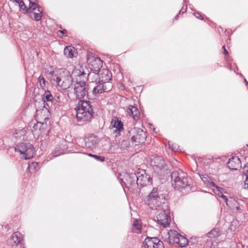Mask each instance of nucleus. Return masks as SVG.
Returning <instances> with one entry per match:
<instances>
[{
  "mask_svg": "<svg viewBox=\"0 0 248 248\" xmlns=\"http://www.w3.org/2000/svg\"><path fill=\"white\" fill-rule=\"evenodd\" d=\"M38 168V164L37 162H32L29 164L28 168L31 171H35Z\"/></svg>",
  "mask_w": 248,
  "mask_h": 248,
  "instance_id": "2f4dec72",
  "label": "nucleus"
},
{
  "mask_svg": "<svg viewBox=\"0 0 248 248\" xmlns=\"http://www.w3.org/2000/svg\"><path fill=\"white\" fill-rule=\"evenodd\" d=\"M244 82H245L246 85L248 86V82H247L246 79H244Z\"/></svg>",
  "mask_w": 248,
  "mask_h": 248,
  "instance_id": "c03bdc74",
  "label": "nucleus"
},
{
  "mask_svg": "<svg viewBox=\"0 0 248 248\" xmlns=\"http://www.w3.org/2000/svg\"><path fill=\"white\" fill-rule=\"evenodd\" d=\"M127 113L132 116L135 120H138L140 118V112L136 107L130 105L126 109Z\"/></svg>",
  "mask_w": 248,
  "mask_h": 248,
  "instance_id": "4be33fe9",
  "label": "nucleus"
},
{
  "mask_svg": "<svg viewBox=\"0 0 248 248\" xmlns=\"http://www.w3.org/2000/svg\"><path fill=\"white\" fill-rule=\"evenodd\" d=\"M60 33H64L65 32H66V31L64 30H62V31H59Z\"/></svg>",
  "mask_w": 248,
  "mask_h": 248,
  "instance_id": "37998d69",
  "label": "nucleus"
},
{
  "mask_svg": "<svg viewBox=\"0 0 248 248\" xmlns=\"http://www.w3.org/2000/svg\"><path fill=\"white\" fill-rule=\"evenodd\" d=\"M167 235L168 237L164 239L165 242H167L170 245L177 244L179 238L178 236L180 235V234L174 230H170L167 232Z\"/></svg>",
  "mask_w": 248,
  "mask_h": 248,
  "instance_id": "6ab92c4d",
  "label": "nucleus"
},
{
  "mask_svg": "<svg viewBox=\"0 0 248 248\" xmlns=\"http://www.w3.org/2000/svg\"><path fill=\"white\" fill-rule=\"evenodd\" d=\"M222 48L224 50V54L227 55L228 54V52L227 51V50L226 49L225 46H223Z\"/></svg>",
  "mask_w": 248,
  "mask_h": 248,
  "instance_id": "79ce46f5",
  "label": "nucleus"
},
{
  "mask_svg": "<svg viewBox=\"0 0 248 248\" xmlns=\"http://www.w3.org/2000/svg\"><path fill=\"white\" fill-rule=\"evenodd\" d=\"M30 1V4L29 7L30 9H33V7H37L38 4L36 2V0H29Z\"/></svg>",
  "mask_w": 248,
  "mask_h": 248,
  "instance_id": "f704fd0d",
  "label": "nucleus"
},
{
  "mask_svg": "<svg viewBox=\"0 0 248 248\" xmlns=\"http://www.w3.org/2000/svg\"><path fill=\"white\" fill-rule=\"evenodd\" d=\"M33 9H30L28 7V12L30 16L34 20L39 21L41 19L43 16V9L41 6L37 5V7H33Z\"/></svg>",
  "mask_w": 248,
  "mask_h": 248,
  "instance_id": "f3484780",
  "label": "nucleus"
},
{
  "mask_svg": "<svg viewBox=\"0 0 248 248\" xmlns=\"http://www.w3.org/2000/svg\"><path fill=\"white\" fill-rule=\"evenodd\" d=\"M213 186L215 187V188L213 189V191L216 194L218 195L219 196H220V195H221V194H223L225 190L224 188L217 186L216 185L215 186Z\"/></svg>",
  "mask_w": 248,
  "mask_h": 248,
  "instance_id": "7c9ffc66",
  "label": "nucleus"
},
{
  "mask_svg": "<svg viewBox=\"0 0 248 248\" xmlns=\"http://www.w3.org/2000/svg\"><path fill=\"white\" fill-rule=\"evenodd\" d=\"M73 75L76 76V82L74 85V92L78 99L84 98L88 93V87L86 84L88 73H85L83 69H76L73 72Z\"/></svg>",
  "mask_w": 248,
  "mask_h": 248,
  "instance_id": "f257e3e1",
  "label": "nucleus"
},
{
  "mask_svg": "<svg viewBox=\"0 0 248 248\" xmlns=\"http://www.w3.org/2000/svg\"><path fill=\"white\" fill-rule=\"evenodd\" d=\"M87 62L92 70L94 72L100 71L102 67L103 61L100 58L92 55H89L87 58Z\"/></svg>",
  "mask_w": 248,
  "mask_h": 248,
  "instance_id": "9b49d317",
  "label": "nucleus"
},
{
  "mask_svg": "<svg viewBox=\"0 0 248 248\" xmlns=\"http://www.w3.org/2000/svg\"><path fill=\"white\" fill-rule=\"evenodd\" d=\"M134 135L132 137L131 140L140 144L144 143L146 138V133L140 128H134L131 130Z\"/></svg>",
  "mask_w": 248,
  "mask_h": 248,
  "instance_id": "ddd939ff",
  "label": "nucleus"
},
{
  "mask_svg": "<svg viewBox=\"0 0 248 248\" xmlns=\"http://www.w3.org/2000/svg\"><path fill=\"white\" fill-rule=\"evenodd\" d=\"M136 174V185L143 187L150 185L152 179L150 175L146 173L144 170H140Z\"/></svg>",
  "mask_w": 248,
  "mask_h": 248,
  "instance_id": "1a4fd4ad",
  "label": "nucleus"
},
{
  "mask_svg": "<svg viewBox=\"0 0 248 248\" xmlns=\"http://www.w3.org/2000/svg\"><path fill=\"white\" fill-rule=\"evenodd\" d=\"M46 119H47V117H46L44 119L46 120Z\"/></svg>",
  "mask_w": 248,
  "mask_h": 248,
  "instance_id": "49530a36",
  "label": "nucleus"
},
{
  "mask_svg": "<svg viewBox=\"0 0 248 248\" xmlns=\"http://www.w3.org/2000/svg\"><path fill=\"white\" fill-rule=\"evenodd\" d=\"M75 49L72 46H66L64 49V54L67 57L73 58L74 56Z\"/></svg>",
  "mask_w": 248,
  "mask_h": 248,
  "instance_id": "393cba45",
  "label": "nucleus"
},
{
  "mask_svg": "<svg viewBox=\"0 0 248 248\" xmlns=\"http://www.w3.org/2000/svg\"><path fill=\"white\" fill-rule=\"evenodd\" d=\"M38 80L41 87H44L46 86V80L43 77L40 76L38 78Z\"/></svg>",
  "mask_w": 248,
  "mask_h": 248,
  "instance_id": "c9c22d12",
  "label": "nucleus"
},
{
  "mask_svg": "<svg viewBox=\"0 0 248 248\" xmlns=\"http://www.w3.org/2000/svg\"><path fill=\"white\" fill-rule=\"evenodd\" d=\"M62 96L59 93H57L55 95L54 98H53L56 102H60L61 101Z\"/></svg>",
  "mask_w": 248,
  "mask_h": 248,
  "instance_id": "4c0bfd02",
  "label": "nucleus"
},
{
  "mask_svg": "<svg viewBox=\"0 0 248 248\" xmlns=\"http://www.w3.org/2000/svg\"><path fill=\"white\" fill-rule=\"evenodd\" d=\"M201 178L207 185H209L210 186H215V184L211 180L209 177L206 174H203L201 176Z\"/></svg>",
  "mask_w": 248,
  "mask_h": 248,
  "instance_id": "bb28decb",
  "label": "nucleus"
},
{
  "mask_svg": "<svg viewBox=\"0 0 248 248\" xmlns=\"http://www.w3.org/2000/svg\"><path fill=\"white\" fill-rule=\"evenodd\" d=\"M236 210H239L240 209V207H239V206H237V207H236Z\"/></svg>",
  "mask_w": 248,
  "mask_h": 248,
  "instance_id": "a18cd8bd",
  "label": "nucleus"
},
{
  "mask_svg": "<svg viewBox=\"0 0 248 248\" xmlns=\"http://www.w3.org/2000/svg\"><path fill=\"white\" fill-rule=\"evenodd\" d=\"M207 235L208 237L212 238L218 236V233L216 229H214L208 233Z\"/></svg>",
  "mask_w": 248,
  "mask_h": 248,
  "instance_id": "473e14b6",
  "label": "nucleus"
},
{
  "mask_svg": "<svg viewBox=\"0 0 248 248\" xmlns=\"http://www.w3.org/2000/svg\"><path fill=\"white\" fill-rule=\"evenodd\" d=\"M12 1L13 2H15L16 4H18L19 10L21 12L23 13H27L29 11L28 8L25 5L24 1L22 0H10Z\"/></svg>",
  "mask_w": 248,
  "mask_h": 248,
  "instance_id": "b1692460",
  "label": "nucleus"
},
{
  "mask_svg": "<svg viewBox=\"0 0 248 248\" xmlns=\"http://www.w3.org/2000/svg\"><path fill=\"white\" fill-rule=\"evenodd\" d=\"M136 174L125 173L123 177L121 178L125 186L129 188L131 186L136 185Z\"/></svg>",
  "mask_w": 248,
  "mask_h": 248,
  "instance_id": "dca6fc26",
  "label": "nucleus"
},
{
  "mask_svg": "<svg viewBox=\"0 0 248 248\" xmlns=\"http://www.w3.org/2000/svg\"><path fill=\"white\" fill-rule=\"evenodd\" d=\"M194 15L196 18L202 19V20L203 19V17H202V16L199 12H195L194 13Z\"/></svg>",
  "mask_w": 248,
  "mask_h": 248,
  "instance_id": "58836bf2",
  "label": "nucleus"
},
{
  "mask_svg": "<svg viewBox=\"0 0 248 248\" xmlns=\"http://www.w3.org/2000/svg\"><path fill=\"white\" fill-rule=\"evenodd\" d=\"M172 186L177 190L186 188L188 186L186 174L182 171H174L171 174Z\"/></svg>",
  "mask_w": 248,
  "mask_h": 248,
  "instance_id": "20e7f679",
  "label": "nucleus"
},
{
  "mask_svg": "<svg viewBox=\"0 0 248 248\" xmlns=\"http://www.w3.org/2000/svg\"><path fill=\"white\" fill-rule=\"evenodd\" d=\"M22 234L18 232H14L7 241V244L11 246H17L22 240Z\"/></svg>",
  "mask_w": 248,
  "mask_h": 248,
  "instance_id": "412c9836",
  "label": "nucleus"
},
{
  "mask_svg": "<svg viewBox=\"0 0 248 248\" xmlns=\"http://www.w3.org/2000/svg\"><path fill=\"white\" fill-rule=\"evenodd\" d=\"M44 99L45 101L46 100V101L49 102L51 103L53 99V97L51 95L50 91H46L45 92V94H44Z\"/></svg>",
  "mask_w": 248,
  "mask_h": 248,
  "instance_id": "c85d7f7f",
  "label": "nucleus"
},
{
  "mask_svg": "<svg viewBox=\"0 0 248 248\" xmlns=\"http://www.w3.org/2000/svg\"><path fill=\"white\" fill-rule=\"evenodd\" d=\"M92 76L95 77L96 78H99V81L102 82L106 83L107 82H109V80L111 79V76H110L109 71L107 70L101 69L98 71V74L95 72H91L88 74L89 77Z\"/></svg>",
  "mask_w": 248,
  "mask_h": 248,
  "instance_id": "2eb2a0df",
  "label": "nucleus"
},
{
  "mask_svg": "<svg viewBox=\"0 0 248 248\" xmlns=\"http://www.w3.org/2000/svg\"><path fill=\"white\" fill-rule=\"evenodd\" d=\"M84 141L87 148L94 149L98 145L99 139L94 135L91 134L85 138Z\"/></svg>",
  "mask_w": 248,
  "mask_h": 248,
  "instance_id": "a211bd4d",
  "label": "nucleus"
},
{
  "mask_svg": "<svg viewBox=\"0 0 248 248\" xmlns=\"http://www.w3.org/2000/svg\"><path fill=\"white\" fill-rule=\"evenodd\" d=\"M169 147L174 151H178L179 150V147L177 144L173 143L171 144L169 142Z\"/></svg>",
  "mask_w": 248,
  "mask_h": 248,
  "instance_id": "72a5a7b5",
  "label": "nucleus"
},
{
  "mask_svg": "<svg viewBox=\"0 0 248 248\" xmlns=\"http://www.w3.org/2000/svg\"><path fill=\"white\" fill-rule=\"evenodd\" d=\"M166 199L162 191H158L157 188H154L149 194L147 200V203L152 209L159 210L163 205H167Z\"/></svg>",
  "mask_w": 248,
  "mask_h": 248,
  "instance_id": "7ed1b4c3",
  "label": "nucleus"
},
{
  "mask_svg": "<svg viewBox=\"0 0 248 248\" xmlns=\"http://www.w3.org/2000/svg\"><path fill=\"white\" fill-rule=\"evenodd\" d=\"M16 152L19 153L21 157L29 159L33 156L34 154L33 145L30 143L22 142L17 144L15 147Z\"/></svg>",
  "mask_w": 248,
  "mask_h": 248,
  "instance_id": "423d86ee",
  "label": "nucleus"
},
{
  "mask_svg": "<svg viewBox=\"0 0 248 248\" xmlns=\"http://www.w3.org/2000/svg\"><path fill=\"white\" fill-rule=\"evenodd\" d=\"M219 197H221L226 202L227 205H228V199L226 196L224 195L223 194H221V195H220Z\"/></svg>",
  "mask_w": 248,
  "mask_h": 248,
  "instance_id": "ea45409f",
  "label": "nucleus"
},
{
  "mask_svg": "<svg viewBox=\"0 0 248 248\" xmlns=\"http://www.w3.org/2000/svg\"><path fill=\"white\" fill-rule=\"evenodd\" d=\"M75 110L78 122L87 123L91 122L93 118L94 112L90 101L79 100L76 105Z\"/></svg>",
  "mask_w": 248,
  "mask_h": 248,
  "instance_id": "f03ea898",
  "label": "nucleus"
},
{
  "mask_svg": "<svg viewBox=\"0 0 248 248\" xmlns=\"http://www.w3.org/2000/svg\"><path fill=\"white\" fill-rule=\"evenodd\" d=\"M89 155L93 157L96 160H99V161H104L105 160V157L103 156H102L97 155H92L91 154H89Z\"/></svg>",
  "mask_w": 248,
  "mask_h": 248,
  "instance_id": "e433bc0d",
  "label": "nucleus"
},
{
  "mask_svg": "<svg viewBox=\"0 0 248 248\" xmlns=\"http://www.w3.org/2000/svg\"><path fill=\"white\" fill-rule=\"evenodd\" d=\"M50 80L53 83H56L62 90L69 88L71 84L72 78L71 76H59L55 71L50 73Z\"/></svg>",
  "mask_w": 248,
  "mask_h": 248,
  "instance_id": "39448f33",
  "label": "nucleus"
},
{
  "mask_svg": "<svg viewBox=\"0 0 248 248\" xmlns=\"http://www.w3.org/2000/svg\"><path fill=\"white\" fill-rule=\"evenodd\" d=\"M144 248H163V243L156 237H147L143 242Z\"/></svg>",
  "mask_w": 248,
  "mask_h": 248,
  "instance_id": "f8f14e48",
  "label": "nucleus"
},
{
  "mask_svg": "<svg viewBox=\"0 0 248 248\" xmlns=\"http://www.w3.org/2000/svg\"><path fill=\"white\" fill-rule=\"evenodd\" d=\"M112 88V84L111 82H107L104 83L99 81L97 85L93 88V93L96 94L97 93H102L104 92H108L111 90Z\"/></svg>",
  "mask_w": 248,
  "mask_h": 248,
  "instance_id": "4468645a",
  "label": "nucleus"
},
{
  "mask_svg": "<svg viewBox=\"0 0 248 248\" xmlns=\"http://www.w3.org/2000/svg\"><path fill=\"white\" fill-rule=\"evenodd\" d=\"M178 237L179 238V241L177 242V244H178L180 247H185L188 245V241L186 238L181 234H180Z\"/></svg>",
  "mask_w": 248,
  "mask_h": 248,
  "instance_id": "a878e982",
  "label": "nucleus"
},
{
  "mask_svg": "<svg viewBox=\"0 0 248 248\" xmlns=\"http://www.w3.org/2000/svg\"><path fill=\"white\" fill-rule=\"evenodd\" d=\"M110 129L116 137L120 136L124 131V124L119 118L113 117L110 122Z\"/></svg>",
  "mask_w": 248,
  "mask_h": 248,
  "instance_id": "9d476101",
  "label": "nucleus"
},
{
  "mask_svg": "<svg viewBox=\"0 0 248 248\" xmlns=\"http://www.w3.org/2000/svg\"><path fill=\"white\" fill-rule=\"evenodd\" d=\"M170 214V209L168 205H163L162 208L158 210L156 217L157 221L163 228H166L170 225L171 221Z\"/></svg>",
  "mask_w": 248,
  "mask_h": 248,
  "instance_id": "0eeeda50",
  "label": "nucleus"
},
{
  "mask_svg": "<svg viewBox=\"0 0 248 248\" xmlns=\"http://www.w3.org/2000/svg\"><path fill=\"white\" fill-rule=\"evenodd\" d=\"M241 163L238 156H234L229 159L227 162L228 168L232 170H236L241 167Z\"/></svg>",
  "mask_w": 248,
  "mask_h": 248,
  "instance_id": "aec40b11",
  "label": "nucleus"
},
{
  "mask_svg": "<svg viewBox=\"0 0 248 248\" xmlns=\"http://www.w3.org/2000/svg\"><path fill=\"white\" fill-rule=\"evenodd\" d=\"M47 111V109L46 108H45V109H43L41 112H40V110H37L36 111V114L37 116H38L39 115L40 112H43V111Z\"/></svg>",
  "mask_w": 248,
  "mask_h": 248,
  "instance_id": "a19ab883",
  "label": "nucleus"
},
{
  "mask_svg": "<svg viewBox=\"0 0 248 248\" xmlns=\"http://www.w3.org/2000/svg\"><path fill=\"white\" fill-rule=\"evenodd\" d=\"M244 173L246 176V179L245 181V186H246L248 189V163H247L243 167Z\"/></svg>",
  "mask_w": 248,
  "mask_h": 248,
  "instance_id": "c756f323",
  "label": "nucleus"
},
{
  "mask_svg": "<svg viewBox=\"0 0 248 248\" xmlns=\"http://www.w3.org/2000/svg\"><path fill=\"white\" fill-rule=\"evenodd\" d=\"M132 228L133 231L135 232H140L141 229V225L140 222L138 220L135 221L133 224Z\"/></svg>",
  "mask_w": 248,
  "mask_h": 248,
  "instance_id": "cd10ccee",
  "label": "nucleus"
},
{
  "mask_svg": "<svg viewBox=\"0 0 248 248\" xmlns=\"http://www.w3.org/2000/svg\"><path fill=\"white\" fill-rule=\"evenodd\" d=\"M15 134H17V132L15 133Z\"/></svg>",
  "mask_w": 248,
  "mask_h": 248,
  "instance_id": "de8ad7c7",
  "label": "nucleus"
},
{
  "mask_svg": "<svg viewBox=\"0 0 248 248\" xmlns=\"http://www.w3.org/2000/svg\"><path fill=\"white\" fill-rule=\"evenodd\" d=\"M46 124L45 123L37 122L33 126L32 131L35 132L34 134L39 135L45 129Z\"/></svg>",
  "mask_w": 248,
  "mask_h": 248,
  "instance_id": "5701e85b",
  "label": "nucleus"
},
{
  "mask_svg": "<svg viewBox=\"0 0 248 248\" xmlns=\"http://www.w3.org/2000/svg\"><path fill=\"white\" fill-rule=\"evenodd\" d=\"M150 165L154 170L158 173L168 169L166 162L163 158L157 155L152 156L150 159Z\"/></svg>",
  "mask_w": 248,
  "mask_h": 248,
  "instance_id": "6e6552de",
  "label": "nucleus"
}]
</instances>
